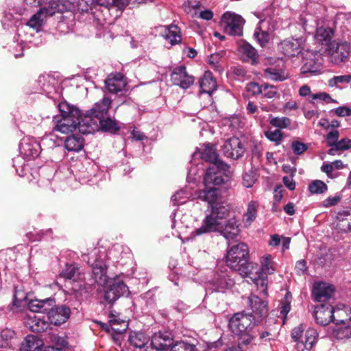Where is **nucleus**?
Listing matches in <instances>:
<instances>
[{"mask_svg": "<svg viewBox=\"0 0 351 351\" xmlns=\"http://www.w3.org/2000/svg\"><path fill=\"white\" fill-rule=\"evenodd\" d=\"M222 152L226 157L237 160L243 155L245 147L239 138L233 136L224 142Z\"/></svg>", "mask_w": 351, "mask_h": 351, "instance_id": "15", "label": "nucleus"}, {"mask_svg": "<svg viewBox=\"0 0 351 351\" xmlns=\"http://www.w3.org/2000/svg\"><path fill=\"white\" fill-rule=\"evenodd\" d=\"M332 303L320 304L315 308L314 317L317 324L326 326L335 318Z\"/></svg>", "mask_w": 351, "mask_h": 351, "instance_id": "18", "label": "nucleus"}, {"mask_svg": "<svg viewBox=\"0 0 351 351\" xmlns=\"http://www.w3.org/2000/svg\"><path fill=\"white\" fill-rule=\"evenodd\" d=\"M248 247L244 243H239L230 247L226 256L227 265L240 274H247L250 263L248 262Z\"/></svg>", "mask_w": 351, "mask_h": 351, "instance_id": "7", "label": "nucleus"}, {"mask_svg": "<svg viewBox=\"0 0 351 351\" xmlns=\"http://www.w3.org/2000/svg\"><path fill=\"white\" fill-rule=\"evenodd\" d=\"M58 107L61 118L54 117V129L62 133L72 132L77 128L82 134L93 133L99 128L111 133H115L119 130L117 123L106 116L99 119L91 120L90 117H82V113L78 108L67 103H60Z\"/></svg>", "mask_w": 351, "mask_h": 351, "instance_id": "1", "label": "nucleus"}, {"mask_svg": "<svg viewBox=\"0 0 351 351\" xmlns=\"http://www.w3.org/2000/svg\"><path fill=\"white\" fill-rule=\"evenodd\" d=\"M317 337L318 332L315 329L310 328L306 330L304 339L301 340V346L300 350H311L314 344L317 342Z\"/></svg>", "mask_w": 351, "mask_h": 351, "instance_id": "42", "label": "nucleus"}, {"mask_svg": "<svg viewBox=\"0 0 351 351\" xmlns=\"http://www.w3.org/2000/svg\"><path fill=\"white\" fill-rule=\"evenodd\" d=\"M256 16L260 21L259 26L254 33V37L261 47H265L270 40L269 33L279 27L277 17L275 16L272 6L263 10Z\"/></svg>", "mask_w": 351, "mask_h": 351, "instance_id": "5", "label": "nucleus"}, {"mask_svg": "<svg viewBox=\"0 0 351 351\" xmlns=\"http://www.w3.org/2000/svg\"><path fill=\"white\" fill-rule=\"evenodd\" d=\"M101 326L108 332L112 331L122 334L127 330L128 324L126 321L119 318L118 315L111 312L108 315V324H102Z\"/></svg>", "mask_w": 351, "mask_h": 351, "instance_id": "25", "label": "nucleus"}, {"mask_svg": "<svg viewBox=\"0 0 351 351\" xmlns=\"http://www.w3.org/2000/svg\"><path fill=\"white\" fill-rule=\"evenodd\" d=\"M261 95L267 99H273L278 95L277 87L267 83L262 84Z\"/></svg>", "mask_w": 351, "mask_h": 351, "instance_id": "60", "label": "nucleus"}, {"mask_svg": "<svg viewBox=\"0 0 351 351\" xmlns=\"http://www.w3.org/2000/svg\"><path fill=\"white\" fill-rule=\"evenodd\" d=\"M335 318L332 322L335 324H344L351 319V308L344 304H339L334 308Z\"/></svg>", "mask_w": 351, "mask_h": 351, "instance_id": "37", "label": "nucleus"}, {"mask_svg": "<svg viewBox=\"0 0 351 351\" xmlns=\"http://www.w3.org/2000/svg\"><path fill=\"white\" fill-rule=\"evenodd\" d=\"M219 232L228 241V243L230 245L232 242L237 241L240 233L239 225L234 218H230L223 222L222 228Z\"/></svg>", "mask_w": 351, "mask_h": 351, "instance_id": "20", "label": "nucleus"}, {"mask_svg": "<svg viewBox=\"0 0 351 351\" xmlns=\"http://www.w3.org/2000/svg\"><path fill=\"white\" fill-rule=\"evenodd\" d=\"M32 29L28 25H22L17 29V37L14 38V42L17 43V47L20 48L21 51H23L25 45L29 43H32V37L33 34L29 32Z\"/></svg>", "mask_w": 351, "mask_h": 351, "instance_id": "33", "label": "nucleus"}, {"mask_svg": "<svg viewBox=\"0 0 351 351\" xmlns=\"http://www.w3.org/2000/svg\"><path fill=\"white\" fill-rule=\"evenodd\" d=\"M248 304L252 311L253 315L260 322L268 312L267 302L255 295H251L248 298Z\"/></svg>", "mask_w": 351, "mask_h": 351, "instance_id": "24", "label": "nucleus"}, {"mask_svg": "<svg viewBox=\"0 0 351 351\" xmlns=\"http://www.w3.org/2000/svg\"><path fill=\"white\" fill-rule=\"evenodd\" d=\"M200 91L202 93L211 95L217 87V82L213 76V73L207 71L199 81Z\"/></svg>", "mask_w": 351, "mask_h": 351, "instance_id": "34", "label": "nucleus"}, {"mask_svg": "<svg viewBox=\"0 0 351 351\" xmlns=\"http://www.w3.org/2000/svg\"><path fill=\"white\" fill-rule=\"evenodd\" d=\"M106 273V265L101 261H97L95 265H93L91 276L95 283L102 287L106 286L110 279L108 277Z\"/></svg>", "mask_w": 351, "mask_h": 351, "instance_id": "27", "label": "nucleus"}, {"mask_svg": "<svg viewBox=\"0 0 351 351\" xmlns=\"http://www.w3.org/2000/svg\"><path fill=\"white\" fill-rule=\"evenodd\" d=\"M337 218L339 221L337 227L341 231L344 232L351 231V211L343 210L339 212Z\"/></svg>", "mask_w": 351, "mask_h": 351, "instance_id": "43", "label": "nucleus"}, {"mask_svg": "<svg viewBox=\"0 0 351 351\" xmlns=\"http://www.w3.org/2000/svg\"><path fill=\"white\" fill-rule=\"evenodd\" d=\"M330 58L332 62L339 64L348 60L350 55V45L348 42H337L330 49Z\"/></svg>", "mask_w": 351, "mask_h": 351, "instance_id": "17", "label": "nucleus"}, {"mask_svg": "<svg viewBox=\"0 0 351 351\" xmlns=\"http://www.w3.org/2000/svg\"><path fill=\"white\" fill-rule=\"evenodd\" d=\"M199 157L204 161L210 162V164L223 165V162L219 159V156L214 146L210 143L204 144L200 147L197 148V151L193 154V159Z\"/></svg>", "mask_w": 351, "mask_h": 351, "instance_id": "19", "label": "nucleus"}, {"mask_svg": "<svg viewBox=\"0 0 351 351\" xmlns=\"http://www.w3.org/2000/svg\"><path fill=\"white\" fill-rule=\"evenodd\" d=\"M174 344L171 334L167 331L156 333L152 337L150 343L151 348L158 351L166 350L169 348H171L172 351V346Z\"/></svg>", "mask_w": 351, "mask_h": 351, "instance_id": "21", "label": "nucleus"}, {"mask_svg": "<svg viewBox=\"0 0 351 351\" xmlns=\"http://www.w3.org/2000/svg\"><path fill=\"white\" fill-rule=\"evenodd\" d=\"M26 326L34 332H42L45 331L48 326V322L39 315H29L26 322Z\"/></svg>", "mask_w": 351, "mask_h": 351, "instance_id": "35", "label": "nucleus"}, {"mask_svg": "<svg viewBox=\"0 0 351 351\" xmlns=\"http://www.w3.org/2000/svg\"><path fill=\"white\" fill-rule=\"evenodd\" d=\"M307 100L311 104H315V101L316 100H321V101H324L326 104L337 103V101L336 100L332 99L330 96V95L326 93H318L313 94L311 95V99L307 98Z\"/></svg>", "mask_w": 351, "mask_h": 351, "instance_id": "61", "label": "nucleus"}, {"mask_svg": "<svg viewBox=\"0 0 351 351\" xmlns=\"http://www.w3.org/2000/svg\"><path fill=\"white\" fill-rule=\"evenodd\" d=\"M227 165L223 163L221 166L220 164H210L206 168L204 174V186H220L225 182L223 171L226 169Z\"/></svg>", "mask_w": 351, "mask_h": 351, "instance_id": "9", "label": "nucleus"}, {"mask_svg": "<svg viewBox=\"0 0 351 351\" xmlns=\"http://www.w3.org/2000/svg\"><path fill=\"white\" fill-rule=\"evenodd\" d=\"M61 141L56 135L49 134L43 136L38 143L41 145V151H43L58 147L62 149L60 147Z\"/></svg>", "mask_w": 351, "mask_h": 351, "instance_id": "45", "label": "nucleus"}, {"mask_svg": "<svg viewBox=\"0 0 351 351\" xmlns=\"http://www.w3.org/2000/svg\"><path fill=\"white\" fill-rule=\"evenodd\" d=\"M250 280L256 285L259 289L260 293L263 295H267V277L264 274L256 271L255 274L249 269L247 274H245Z\"/></svg>", "mask_w": 351, "mask_h": 351, "instance_id": "36", "label": "nucleus"}, {"mask_svg": "<svg viewBox=\"0 0 351 351\" xmlns=\"http://www.w3.org/2000/svg\"><path fill=\"white\" fill-rule=\"evenodd\" d=\"M84 138L80 134L71 135L64 141V148L69 152H78L84 147Z\"/></svg>", "mask_w": 351, "mask_h": 351, "instance_id": "39", "label": "nucleus"}, {"mask_svg": "<svg viewBox=\"0 0 351 351\" xmlns=\"http://www.w3.org/2000/svg\"><path fill=\"white\" fill-rule=\"evenodd\" d=\"M128 341L134 348L139 351H149L151 347L150 338L144 332L140 331H132L130 332Z\"/></svg>", "mask_w": 351, "mask_h": 351, "instance_id": "23", "label": "nucleus"}, {"mask_svg": "<svg viewBox=\"0 0 351 351\" xmlns=\"http://www.w3.org/2000/svg\"><path fill=\"white\" fill-rule=\"evenodd\" d=\"M210 284L215 291L224 292L233 287L234 281L226 274H216L211 280Z\"/></svg>", "mask_w": 351, "mask_h": 351, "instance_id": "28", "label": "nucleus"}, {"mask_svg": "<svg viewBox=\"0 0 351 351\" xmlns=\"http://www.w3.org/2000/svg\"><path fill=\"white\" fill-rule=\"evenodd\" d=\"M29 309L34 313L47 314L49 322L56 326L66 322L71 314L69 307L56 306L55 300L51 298L44 300H32L29 303Z\"/></svg>", "mask_w": 351, "mask_h": 351, "instance_id": "2", "label": "nucleus"}, {"mask_svg": "<svg viewBox=\"0 0 351 351\" xmlns=\"http://www.w3.org/2000/svg\"><path fill=\"white\" fill-rule=\"evenodd\" d=\"M111 99L104 97L101 101L97 102L95 106L83 117H90L91 120L99 119L107 115Z\"/></svg>", "mask_w": 351, "mask_h": 351, "instance_id": "26", "label": "nucleus"}, {"mask_svg": "<svg viewBox=\"0 0 351 351\" xmlns=\"http://www.w3.org/2000/svg\"><path fill=\"white\" fill-rule=\"evenodd\" d=\"M43 341L35 335H27L22 342L20 351H39Z\"/></svg>", "mask_w": 351, "mask_h": 351, "instance_id": "40", "label": "nucleus"}, {"mask_svg": "<svg viewBox=\"0 0 351 351\" xmlns=\"http://www.w3.org/2000/svg\"><path fill=\"white\" fill-rule=\"evenodd\" d=\"M172 351H197L195 346L183 341H176L172 346Z\"/></svg>", "mask_w": 351, "mask_h": 351, "instance_id": "63", "label": "nucleus"}, {"mask_svg": "<svg viewBox=\"0 0 351 351\" xmlns=\"http://www.w3.org/2000/svg\"><path fill=\"white\" fill-rule=\"evenodd\" d=\"M269 123L279 130L289 128L291 124V120L286 117H271Z\"/></svg>", "mask_w": 351, "mask_h": 351, "instance_id": "53", "label": "nucleus"}, {"mask_svg": "<svg viewBox=\"0 0 351 351\" xmlns=\"http://www.w3.org/2000/svg\"><path fill=\"white\" fill-rule=\"evenodd\" d=\"M44 10V14L47 16H52L56 12H63L64 5L60 0L50 1L47 7L40 8Z\"/></svg>", "mask_w": 351, "mask_h": 351, "instance_id": "49", "label": "nucleus"}, {"mask_svg": "<svg viewBox=\"0 0 351 351\" xmlns=\"http://www.w3.org/2000/svg\"><path fill=\"white\" fill-rule=\"evenodd\" d=\"M256 180V174L254 171L250 170L243 176V184L246 188L252 187Z\"/></svg>", "mask_w": 351, "mask_h": 351, "instance_id": "62", "label": "nucleus"}, {"mask_svg": "<svg viewBox=\"0 0 351 351\" xmlns=\"http://www.w3.org/2000/svg\"><path fill=\"white\" fill-rule=\"evenodd\" d=\"M230 208L228 204H216L212 206L210 213L205 217L201 227L195 228L191 233V238L203 234L219 232L222 228L224 219L228 215Z\"/></svg>", "mask_w": 351, "mask_h": 351, "instance_id": "4", "label": "nucleus"}, {"mask_svg": "<svg viewBox=\"0 0 351 351\" xmlns=\"http://www.w3.org/2000/svg\"><path fill=\"white\" fill-rule=\"evenodd\" d=\"M94 1L101 6L107 8H117L119 10H122L128 4V0H94Z\"/></svg>", "mask_w": 351, "mask_h": 351, "instance_id": "51", "label": "nucleus"}, {"mask_svg": "<svg viewBox=\"0 0 351 351\" xmlns=\"http://www.w3.org/2000/svg\"><path fill=\"white\" fill-rule=\"evenodd\" d=\"M265 136L269 141L273 142L275 145H280L285 137L283 132L279 129L267 130L265 132Z\"/></svg>", "mask_w": 351, "mask_h": 351, "instance_id": "54", "label": "nucleus"}, {"mask_svg": "<svg viewBox=\"0 0 351 351\" xmlns=\"http://www.w3.org/2000/svg\"><path fill=\"white\" fill-rule=\"evenodd\" d=\"M20 156L13 160V166L19 176H25L28 171L27 166L25 164L23 158L34 159L41 152V145L34 138L25 136L22 138L19 144Z\"/></svg>", "mask_w": 351, "mask_h": 351, "instance_id": "6", "label": "nucleus"}, {"mask_svg": "<svg viewBox=\"0 0 351 351\" xmlns=\"http://www.w3.org/2000/svg\"><path fill=\"white\" fill-rule=\"evenodd\" d=\"M170 218L171 219L172 228L182 230L183 228L189 227L191 217L188 215L182 214V212L176 210L171 215Z\"/></svg>", "mask_w": 351, "mask_h": 351, "instance_id": "38", "label": "nucleus"}, {"mask_svg": "<svg viewBox=\"0 0 351 351\" xmlns=\"http://www.w3.org/2000/svg\"><path fill=\"white\" fill-rule=\"evenodd\" d=\"M339 132L337 130H332L326 136V144L330 147L328 154L330 156H335L339 152L351 148V139L343 138L339 141Z\"/></svg>", "mask_w": 351, "mask_h": 351, "instance_id": "11", "label": "nucleus"}, {"mask_svg": "<svg viewBox=\"0 0 351 351\" xmlns=\"http://www.w3.org/2000/svg\"><path fill=\"white\" fill-rule=\"evenodd\" d=\"M261 270H256L261 274L265 275L271 274L274 272L275 268L274 266V262L272 261V256L270 254H267L262 257L261 261Z\"/></svg>", "mask_w": 351, "mask_h": 351, "instance_id": "48", "label": "nucleus"}, {"mask_svg": "<svg viewBox=\"0 0 351 351\" xmlns=\"http://www.w3.org/2000/svg\"><path fill=\"white\" fill-rule=\"evenodd\" d=\"M243 23V18L234 13L227 12L222 16L221 25L225 32L230 36H241Z\"/></svg>", "mask_w": 351, "mask_h": 351, "instance_id": "10", "label": "nucleus"}, {"mask_svg": "<svg viewBox=\"0 0 351 351\" xmlns=\"http://www.w3.org/2000/svg\"><path fill=\"white\" fill-rule=\"evenodd\" d=\"M160 34L171 45L178 44L182 40L181 30L176 25L162 27Z\"/></svg>", "mask_w": 351, "mask_h": 351, "instance_id": "29", "label": "nucleus"}, {"mask_svg": "<svg viewBox=\"0 0 351 351\" xmlns=\"http://www.w3.org/2000/svg\"><path fill=\"white\" fill-rule=\"evenodd\" d=\"M306 39L301 36L298 38H291L284 40L278 45V49L287 57L298 56L304 49Z\"/></svg>", "mask_w": 351, "mask_h": 351, "instance_id": "13", "label": "nucleus"}, {"mask_svg": "<svg viewBox=\"0 0 351 351\" xmlns=\"http://www.w3.org/2000/svg\"><path fill=\"white\" fill-rule=\"evenodd\" d=\"M79 274V268L75 264H66L65 268L60 274L61 277L75 281L78 279Z\"/></svg>", "mask_w": 351, "mask_h": 351, "instance_id": "50", "label": "nucleus"}, {"mask_svg": "<svg viewBox=\"0 0 351 351\" xmlns=\"http://www.w3.org/2000/svg\"><path fill=\"white\" fill-rule=\"evenodd\" d=\"M40 90L45 93L49 97L56 92L58 82L49 75H40L37 80Z\"/></svg>", "mask_w": 351, "mask_h": 351, "instance_id": "30", "label": "nucleus"}, {"mask_svg": "<svg viewBox=\"0 0 351 351\" xmlns=\"http://www.w3.org/2000/svg\"><path fill=\"white\" fill-rule=\"evenodd\" d=\"M104 287V298L110 304H113L119 298L128 296L130 294L128 287L119 277L110 279Z\"/></svg>", "mask_w": 351, "mask_h": 351, "instance_id": "8", "label": "nucleus"}, {"mask_svg": "<svg viewBox=\"0 0 351 351\" xmlns=\"http://www.w3.org/2000/svg\"><path fill=\"white\" fill-rule=\"evenodd\" d=\"M333 30L332 28L320 27L316 28L315 39L322 45L324 43L328 44L331 40Z\"/></svg>", "mask_w": 351, "mask_h": 351, "instance_id": "46", "label": "nucleus"}, {"mask_svg": "<svg viewBox=\"0 0 351 351\" xmlns=\"http://www.w3.org/2000/svg\"><path fill=\"white\" fill-rule=\"evenodd\" d=\"M171 80L173 84L183 89H187L194 83L193 76L189 75L184 65L176 67L171 73Z\"/></svg>", "mask_w": 351, "mask_h": 351, "instance_id": "16", "label": "nucleus"}, {"mask_svg": "<svg viewBox=\"0 0 351 351\" xmlns=\"http://www.w3.org/2000/svg\"><path fill=\"white\" fill-rule=\"evenodd\" d=\"M47 16L44 14V10L40 9L38 12L34 14L27 21L25 25L34 30L36 33L41 30L42 27L46 21Z\"/></svg>", "mask_w": 351, "mask_h": 351, "instance_id": "41", "label": "nucleus"}, {"mask_svg": "<svg viewBox=\"0 0 351 351\" xmlns=\"http://www.w3.org/2000/svg\"><path fill=\"white\" fill-rule=\"evenodd\" d=\"M258 203L256 201H250L247 205V210L245 214V222L250 225L257 217Z\"/></svg>", "mask_w": 351, "mask_h": 351, "instance_id": "52", "label": "nucleus"}, {"mask_svg": "<svg viewBox=\"0 0 351 351\" xmlns=\"http://www.w3.org/2000/svg\"><path fill=\"white\" fill-rule=\"evenodd\" d=\"M308 190L312 194H322L327 191V185L322 180L313 181L308 186Z\"/></svg>", "mask_w": 351, "mask_h": 351, "instance_id": "57", "label": "nucleus"}, {"mask_svg": "<svg viewBox=\"0 0 351 351\" xmlns=\"http://www.w3.org/2000/svg\"><path fill=\"white\" fill-rule=\"evenodd\" d=\"M219 196V188L216 186H204V189L199 192L198 197L202 201L208 202L212 208V206L216 204H221L217 202Z\"/></svg>", "mask_w": 351, "mask_h": 351, "instance_id": "31", "label": "nucleus"}, {"mask_svg": "<svg viewBox=\"0 0 351 351\" xmlns=\"http://www.w3.org/2000/svg\"><path fill=\"white\" fill-rule=\"evenodd\" d=\"M105 84L108 92L117 94L125 90L127 83L121 73H115L108 75Z\"/></svg>", "mask_w": 351, "mask_h": 351, "instance_id": "22", "label": "nucleus"}, {"mask_svg": "<svg viewBox=\"0 0 351 351\" xmlns=\"http://www.w3.org/2000/svg\"><path fill=\"white\" fill-rule=\"evenodd\" d=\"M32 300L27 302V293L23 290L22 286L14 287V293L12 302L13 306L16 308H21L27 304L29 306V303Z\"/></svg>", "mask_w": 351, "mask_h": 351, "instance_id": "44", "label": "nucleus"}, {"mask_svg": "<svg viewBox=\"0 0 351 351\" xmlns=\"http://www.w3.org/2000/svg\"><path fill=\"white\" fill-rule=\"evenodd\" d=\"M299 21L303 30L308 34L311 33L317 25L315 17L308 14L300 15Z\"/></svg>", "mask_w": 351, "mask_h": 351, "instance_id": "47", "label": "nucleus"}, {"mask_svg": "<svg viewBox=\"0 0 351 351\" xmlns=\"http://www.w3.org/2000/svg\"><path fill=\"white\" fill-rule=\"evenodd\" d=\"M239 53L243 61L252 64H256L258 62V54L256 49L247 43H243L239 46Z\"/></svg>", "mask_w": 351, "mask_h": 351, "instance_id": "32", "label": "nucleus"}, {"mask_svg": "<svg viewBox=\"0 0 351 351\" xmlns=\"http://www.w3.org/2000/svg\"><path fill=\"white\" fill-rule=\"evenodd\" d=\"M190 197V193L186 190H180L177 191L171 199V202L173 205H181L187 202V199Z\"/></svg>", "mask_w": 351, "mask_h": 351, "instance_id": "59", "label": "nucleus"}, {"mask_svg": "<svg viewBox=\"0 0 351 351\" xmlns=\"http://www.w3.org/2000/svg\"><path fill=\"white\" fill-rule=\"evenodd\" d=\"M351 82V75L334 76L328 81L330 87H339V84H349Z\"/></svg>", "mask_w": 351, "mask_h": 351, "instance_id": "58", "label": "nucleus"}, {"mask_svg": "<svg viewBox=\"0 0 351 351\" xmlns=\"http://www.w3.org/2000/svg\"><path fill=\"white\" fill-rule=\"evenodd\" d=\"M335 293L334 287L327 282H319L315 284L312 295L315 301L321 304L331 303Z\"/></svg>", "mask_w": 351, "mask_h": 351, "instance_id": "14", "label": "nucleus"}, {"mask_svg": "<svg viewBox=\"0 0 351 351\" xmlns=\"http://www.w3.org/2000/svg\"><path fill=\"white\" fill-rule=\"evenodd\" d=\"M322 65L320 53L308 50L302 53L301 71L303 73L317 74L321 71Z\"/></svg>", "mask_w": 351, "mask_h": 351, "instance_id": "12", "label": "nucleus"}, {"mask_svg": "<svg viewBox=\"0 0 351 351\" xmlns=\"http://www.w3.org/2000/svg\"><path fill=\"white\" fill-rule=\"evenodd\" d=\"M265 76L274 81H283L287 78V75L283 71L271 67L265 70Z\"/></svg>", "mask_w": 351, "mask_h": 351, "instance_id": "55", "label": "nucleus"}, {"mask_svg": "<svg viewBox=\"0 0 351 351\" xmlns=\"http://www.w3.org/2000/svg\"><path fill=\"white\" fill-rule=\"evenodd\" d=\"M259 322L252 313H237L229 321V327L232 332L240 336L238 346L245 347L250 345L254 339L250 332L253 327Z\"/></svg>", "mask_w": 351, "mask_h": 351, "instance_id": "3", "label": "nucleus"}, {"mask_svg": "<svg viewBox=\"0 0 351 351\" xmlns=\"http://www.w3.org/2000/svg\"><path fill=\"white\" fill-rule=\"evenodd\" d=\"M182 7L186 13L191 14L194 17L197 16L196 10L201 7V3L197 0H186L183 3Z\"/></svg>", "mask_w": 351, "mask_h": 351, "instance_id": "56", "label": "nucleus"}, {"mask_svg": "<svg viewBox=\"0 0 351 351\" xmlns=\"http://www.w3.org/2000/svg\"><path fill=\"white\" fill-rule=\"evenodd\" d=\"M221 57L217 53H214L208 57V62L210 66L216 71L221 73L223 71L222 66L219 64Z\"/></svg>", "mask_w": 351, "mask_h": 351, "instance_id": "64", "label": "nucleus"}]
</instances>
